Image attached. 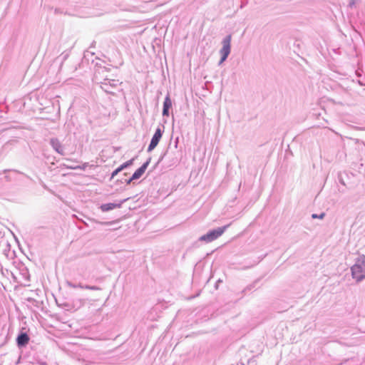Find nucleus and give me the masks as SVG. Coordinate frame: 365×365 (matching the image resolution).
Listing matches in <instances>:
<instances>
[{
    "label": "nucleus",
    "mask_w": 365,
    "mask_h": 365,
    "mask_svg": "<svg viewBox=\"0 0 365 365\" xmlns=\"http://www.w3.org/2000/svg\"><path fill=\"white\" fill-rule=\"evenodd\" d=\"M120 205L115 204V203H107L103 204L101 206V210L103 212H107L111 210H113L117 207H120Z\"/></svg>",
    "instance_id": "nucleus-8"
},
{
    "label": "nucleus",
    "mask_w": 365,
    "mask_h": 365,
    "mask_svg": "<svg viewBox=\"0 0 365 365\" xmlns=\"http://www.w3.org/2000/svg\"><path fill=\"white\" fill-rule=\"evenodd\" d=\"M51 143L53 148L59 153H63V148L61 146V143L57 139H51Z\"/></svg>",
    "instance_id": "nucleus-9"
},
{
    "label": "nucleus",
    "mask_w": 365,
    "mask_h": 365,
    "mask_svg": "<svg viewBox=\"0 0 365 365\" xmlns=\"http://www.w3.org/2000/svg\"><path fill=\"white\" fill-rule=\"evenodd\" d=\"M324 215H325V214L324 212L322 213L320 215H317V214H313L312 215V217L314 218V219H315V218L323 219Z\"/></svg>",
    "instance_id": "nucleus-11"
},
{
    "label": "nucleus",
    "mask_w": 365,
    "mask_h": 365,
    "mask_svg": "<svg viewBox=\"0 0 365 365\" xmlns=\"http://www.w3.org/2000/svg\"><path fill=\"white\" fill-rule=\"evenodd\" d=\"M230 43H231V36L229 35L226 36L222 41V48L220 50V53L222 55L220 62H223L227 58L228 55L230 53Z\"/></svg>",
    "instance_id": "nucleus-2"
},
{
    "label": "nucleus",
    "mask_w": 365,
    "mask_h": 365,
    "mask_svg": "<svg viewBox=\"0 0 365 365\" xmlns=\"http://www.w3.org/2000/svg\"><path fill=\"white\" fill-rule=\"evenodd\" d=\"M162 138V132L160 128H158L153 136L150 143L148 146V151L153 150L158 144L159 141Z\"/></svg>",
    "instance_id": "nucleus-4"
},
{
    "label": "nucleus",
    "mask_w": 365,
    "mask_h": 365,
    "mask_svg": "<svg viewBox=\"0 0 365 365\" xmlns=\"http://www.w3.org/2000/svg\"><path fill=\"white\" fill-rule=\"evenodd\" d=\"M351 274L358 282L365 279V257H359L351 267Z\"/></svg>",
    "instance_id": "nucleus-1"
},
{
    "label": "nucleus",
    "mask_w": 365,
    "mask_h": 365,
    "mask_svg": "<svg viewBox=\"0 0 365 365\" xmlns=\"http://www.w3.org/2000/svg\"><path fill=\"white\" fill-rule=\"evenodd\" d=\"M148 165H149V161H147L145 163H143V165L133 173V175H132L130 179L128 180V183H130L132 180H137V179L140 178L143 175V173L145 172Z\"/></svg>",
    "instance_id": "nucleus-5"
},
{
    "label": "nucleus",
    "mask_w": 365,
    "mask_h": 365,
    "mask_svg": "<svg viewBox=\"0 0 365 365\" xmlns=\"http://www.w3.org/2000/svg\"><path fill=\"white\" fill-rule=\"evenodd\" d=\"M172 107V101L169 96H166L163 103V115L168 116L169 109Z\"/></svg>",
    "instance_id": "nucleus-6"
},
{
    "label": "nucleus",
    "mask_w": 365,
    "mask_h": 365,
    "mask_svg": "<svg viewBox=\"0 0 365 365\" xmlns=\"http://www.w3.org/2000/svg\"><path fill=\"white\" fill-rule=\"evenodd\" d=\"M133 159H131V160L124 163L123 164H122L120 167L121 168L122 170H123L124 168L131 165L133 164Z\"/></svg>",
    "instance_id": "nucleus-10"
},
{
    "label": "nucleus",
    "mask_w": 365,
    "mask_h": 365,
    "mask_svg": "<svg viewBox=\"0 0 365 365\" xmlns=\"http://www.w3.org/2000/svg\"><path fill=\"white\" fill-rule=\"evenodd\" d=\"M121 170H123L121 169L120 167H118L117 169H115L113 173H112V178H113L114 176H115L118 173H120Z\"/></svg>",
    "instance_id": "nucleus-12"
},
{
    "label": "nucleus",
    "mask_w": 365,
    "mask_h": 365,
    "mask_svg": "<svg viewBox=\"0 0 365 365\" xmlns=\"http://www.w3.org/2000/svg\"><path fill=\"white\" fill-rule=\"evenodd\" d=\"M16 341L19 346H25L29 343V337L26 333H21L17 337Z\"/></svg>",
    "instance_id": "nucleus-7"
},
{
    "label": "nucleus",
    "mask_w": 365,
    "mask_h": 365,
    "mask_svg": "<svg viewBox=\"0 0 365 365\" xmlns=\"http://www.w3.org/2000/svg\"><path fill=\"white\" fill-rule=\"evenodd\" d=\"M225 230V227H220L217 230L210 231L207 234L201 237V240L212 242L222 235Z\"/></svg>",
    "instance_id": "nucleus-3"
}]
</instances>
